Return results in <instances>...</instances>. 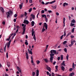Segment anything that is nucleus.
I'll use <instances>...</instances> for the list:
<instances>
[{"label": "nucleus", "instance_id": "obj_55", "mask_svg": "<svg viewBox=\"0 0 76 76\" xmlns=\"http://www.w3.org/2000/svg\"><path fill=\"white\" fill-rule=\"evenodd\" d=\"M51 75H52V76H55L53 72L52 73Z\"/></svg>", "mask_w": 76, "mask_h": 76}, {"label": "nucleus", "instance_id": "obj_33", "mask_svg": "<svg viewBox=\"0 0 76 76\" xmlns=\"http://www.w3.org/2000/svg\"><path fill=\"white\" fill-rule=\"evenodd\" d=\"M45 62H46V63H48V60H47V59H45Z\"/></svg>", "mask_w": 76, "mask_h": 76}, {"label": "nucleus", "instance_id": "obj_41", "mask_svg": "<svg viewBox=\"0 0 76 76\" xmlns=\"http://www.w3.org/2000/svg\"><path fill=\"white\" fill-rule=\"evenodd\" d=\"M66 31H64V34L63 35L64 36H66Z\"/></svg>", "mask_w": 76, "mask_h": 76}, {"label": "nucleus", "instance_id": "obj_51", "mask_svg": "<svg viewBox=\"0 0 76 76\" xmlns=\"http://www.w3.org/2000/svg\"><path fill=\"white\" fill-rule=\"evenodd\" d=\"M71 38L72 39L73 38H74V36H73V35H71Z\"/></svg>", "mask_w": 76, "mask_h": 76}, {"label": "nucleus", "instance_id": "obj_59", "mask_svg": "<svg viewBox=\"0 0 76 76\" xmlns=\"http://www.w3.org/2000/svg\"><path fill=\"white\" fill-rule=\"evenodd\" d=\"M6 41H10V39L8 38V39H6Z\"/></svg>", "mask_w": 76, "mask_h": 76}, {"label": "nucleus", "instance_id": "obj_2", "mask_svg": "<svg viewBox=\"0 0 76 76\" xmlns=\"http://www.w3.org/2000/svg\"><path fill=\"white\" fill-rule=\"evenodd\" d=\"M13 12L12 11H10L9 12H7L6 15H7V18H8L9 17H10V15H12Z\"/></svg>", "mask_w": 76, "mask_h": 76}, {"label": "nucleus", "instance_id": "obj_9", "mask_svg": "<svg viewBox=\"0 0 76 76\" xmlns=\"http://www.w3.org/2000/svg\"><path fill=\"white\" fill-rule=\"evenodd\" d=\"M65 61H63L62 64L61 65V66H65V64L64 63Z\"/></svg>", "mask_w": 76, "mask_h": 76}, {"label": "nucleus", "instance_id": "obj_8", "mask_svg": "<svg viewBox=\"0 0 76 76\" xmlns=\"http://www.w3.org/2000/svg\"><path fill=\"white\" fill-rule=\"evenodd\" d=\"M35 32L34 31V29H32L31 30V33H32V36H34V33H35Z\"/></svg>", "mask_w": 76, "mask_h": 76}, {"label": "nucleus", "instance_id": "obj_24", "mask_svg": "<svg viewBox=\"0 0 76 76\" xmlns=\"http://www.w3.org/2000/svg\"><path fill=\"white\" fill-rule=\"evenodd\" d=\"M31 63L32 64V63H34V61H33V58L32 57H31Z\"/></svg>", "mask_w": 76, "mask_h": 76}, {"label": "nucleus", "instance_id": "obj_54", "mask_svg": "<svg viewBox=\"0 0 76 76\" xmlns=\"http://www.w3.org/2000/svg\"><path fill=\"white\" fill-rule=\"evenodd\" d=\"M29 2L30 3H32V0H29Z\"/></svg>", "mask_w": 76, "mask_h": 76}, {"label": "nucleus", "instance_id": "obj_43", "mask_svg": "<svg viewBox=\"0 0 76 76\" xmlns=\"http://www.w3.org/2000/svg\"><path fill=\"white\" fill-rule=\"evenodd\" d=\"M63 36H64V35H62L61 37L60 38V39H63Z\"/></svg>", "mask_w": 76, "mask_h": 76}, {"label": "nucleus", "instance_id": "obj_21", "mask_svg": "<svg viewBox=\"0 0 76 76\" xmlns=\"http://www.w3.org/2000/svg\"><path fill=\"white\" fill-rule=\"evenodd\" d=\"M71 22L72 23H75L76 22V21H75V19H73L72 20Z\"/></svg>", "mask_w": 76, "mask_h": 76}, {"label": "nucleus", "instance_id": "obj_50", "mask_svg": "<svg viewBox=\"0 0 76 76\" xmlns=\"http://www.w3.org/2000/svg\"><path fill=\"white\" fill-rule=\"evenodd\" d=\"M26 22H27V20H24L23 22V23H26Z\"/></svg>", "mask_w": 76, "mask_h": 76}, {"label": "nucleus", "instance_id": "obj_4", "mask_svg": "<svg viewBox=\"0 0 76 76\" xmlns=\"http://www.w3.org/2000/svg\"><path fill=\"white\" fill-rule=\"evenodd\" d=\"M11 42H12V40H10L9 42L8 43L7 45V48H9V47H10V44L11 43Z\"/></svg>", "mask_w": 76, "mask_h": 76}, {"label": "nucleus", "instance_id": "obj_17", "mask_svg": "<svg viewBox=\"0 0 76 76\" xmlns=\"http://www.w3.org/2000/svg\"><path fill=\"white\" fill-rule=\"evenodd\" d=\"M74 75H75V73L74 72H72V73H70L69 74V76H74Z\"/></svg>", "mask_w": 76, "mask_h": 76}, {"label": "nucleus", "instance_id": "obj_20", "mask_svg": "<svg viewBox=\"0 0 76 76\" xmlns=\"http://www.w3.org/2000/svg\"><path fill=\"white\" fill-rule=\"evenodd\" d=\"M44 28V26H43V28L42 31V32H44V31H45V29Z\"/></svg>", "mask_w": 76, "mask_h": 76}, {"label": "nucleus", "instance_id": "obj_62", "mask_svg": "<svg viewBox=\"0 0 76 76\" xmlns=\"http://www.w3.org/2000/svg\"><path fill=\"white\" fill-rule=\"evenodd\" d=\"M48 45H46V49H47V48H48Z\"/></svg>", "mask_w": 76, "mask_h": 76}, {"label": "nucleus", "instance_id": "obj_30", "mask_svg": "<svg viewBox=\"0 0 76 76\" xmlns=\"http://www.w3.org/2000/svg\"><path fill=\"white\" fill-rule=\"evenodd\" d=\"M55 68L56 70H57L58 71V65H56L55 66Z\"/></svg>", "mask_w": 76, "mask_h": 76}, {"label": "nucleus", "instance_id": "obj_16", "mask_svg": "<svg viewBox=\"0 0 76 76\" xmlns=\"http://www.w3.org/2000/svg\"><path fill=\"white\" fill-rule=\"evenodd\" d=\"M61 69L63 71H64V67L63 66H61Z\"/></svg>", "mask_w": 76, "mask_h": 76}, {"label": "nucleus", "instance_id": "obj_58", "mask_svg": "<svg viewBox=\"0 0 76 76\" xmlns=\"http://www.w3.org/2000/svg\"><path fill=\"white\" fill-rule=\"evenodd\" d=\"M48 12L49 13H51V12H52V11L51 10H48Z\"/></svg>", "mask_w": 76, "mask_h": 76}, {"label": "nucleus", "instance_id": "obj_19", "mask_svg": "<svg viewBox=\"0 0 76 76\" xmlns=\"http://www.w3.org/2000/svg\"><path fill=\"white\" fill-rule=\"evenodd\" d=\"M32 76H35V72H32Z\"/></svg>", "mask_w": 76, "mask_h": 76}, {"label": "nucleus", "instance_id": "obj_49", "mask_svg": "<svg viewBox=\"0 0 76 76\" xmlns=\"http://www.w3.org/2000/svg\"><path fill=\"white\" fill-rule=\"evenodd\" d=\"M0 52L1 53H3V49H1L0 50Z\"/></svg>", "mask_w": 76, "mask_h": 76}, {"label": "nucleus", "instance_id": "obj_39", "mask_svg": "<svg viewBox=\"0 0 76 76\" xmlns=\"http://www.w3.org/2000/svg\"><path fill=\"white\" fill-rule=\"evenodd\" d=\"M45 21L46 22H48V18H45Z\"/></svg>", "mask_w": 76, "mask_h": 76}, {"label": "nucleus", "instance_id": "obj_7", "mask_svg": "<svg viewBox=\"0 0 76 76\" xmlns=\"http://www.w3.org/2000/svg\"><path fill=\"white\" fill-rule=\"evenodd\" d=\"M46 69L48 70L49 72H51V68L50 67H49L48 66H46Z\"/></svg>", "mask_w": 76, "mask_h": 76}, {"label": "nucleus", "instance_id": "obj_3", "mask_svg": "<svg viewBox=\"0 0 76 76\" xmlns=\"http://www.w3.org/2000/svg\"><path fill=\"white\" fill-rule=\"evenodd\" d=\"M56 2V0L53 1H51L50 2H46L45 4V5H47L48 4H53V3H55Z\"/></svg>", "mask_w": 76, "mask_h": 76}, {"label": "nucleus", "instance_id": "obj_64", "mask_svg": "<svg viewBox=\"0 0 76 76\" xmlns=\"http://www.w3.org/2000/svg\"><path fill=\"white\" fill-rule=\"evenodd\" d=\"M42 4H45V3H44V2L42 1Z\"/></svg>", "mask_w": 76, "mask_h": 76}, {"label": "nucleus", "instance_id": "obj_47", "mask_svg": "<svg viewBox=\"0 0 76 76\" xmlns=\"http://www.w3.org/2000/svg\"><path fill=\"white\" fill-rule=\"evenodd\" d=\"M8 57H9V56H8V53L7 52L6 53V57L7 58H8Z\"/></svg>", "mask_w": 76, "mask_h": 76}, {"label": "nucleus", "instance_id": "obj_46", "mask_svg": "<svg viewBox=\"0 0 76 76\" xmlns=\"http://www.w3.org/2000/svg\"><path fill=\"white\" fill-rule=\"evenodd\" d=\"M25 44H26V45H28V43L27 42H25Z\"/></svg>", "mask_w": 76, "mask_h": 76}, {"label": "nucleus", "instance_id": "obj_22", "mask_svg": "<svg viewBox=\"0 0 76 76\" xmlns=\"http://www.w3.org/2000/svg\"><path fill=\"white\" fill-rule=\"evenodd\" d=\"M25 30H26L25 29H23V31L22 34V35H24L25 34Z\"/></svg>", "mask_w": 76, "mask_h": 76}, {"label": "nucleus", "instance_id": "obj_42", "mask_svg": "<svg viewBox=\"0 0 76 76\" xmlns=\"http://www.w3.org/2000/svg\"><path fill=\"white\" fill-rule=\"evenodd\" d=\"M29 54H31V55L32 54V51H29Z\"/></svg>", "mask_w": 76, "mask_h": 76}, {"label": "nucleus", "instance_id": "obj_40", "mask_svg": "<svg viewBox=\"0 0 76 76\" xmlns=\"http://www.w3.org/2000/svg\"><path fill=\"white\" fill-rule=\"evenodd\" d=\"M69 57V56L68 55V54H67L66 56V58L67 60H68Z\"/></svg>", "mask_w": 76, "mask_h": 76}, {"label": "nucleus", "instance_id": "obj_1", "mask_svg": "<svg viewBox=\"0 0 76 76\" xmlns=\"http://www.w3.org/2000/svg\"><path fill=\"white\" fill-rule=\"evenodd\" d=\"M51 54H50V61L52 63H53V57L55 54H56V50H51L50 51Z\"/></svg>", "mask_w": 76, "mask_h": 76}, {"label": "nucleus", "instance_id": "obj_44", "mask_svg": "<svg viewBox=\"0 0 76 76\" xmlns=\"http://www.w3.org/2000/svg\"><path fill=\"white\" fill-rule=\"evenodd\" d=\"M16 28H17V29H19V28H20V27H19V26H16Z\"/></svg>", "mask_w": 76, "mask_h": 76}, {"label": "nucleus", "instance_id": "obj_35", "mask_svg": "<svg viewBox=\"0 0 76 76\" xmlns=\"http://www.w3.org/2000/svg\"><path fill=\"white\" fill-rule=\"evenodd\" d=\"M64 51H65V53H67V49H66V48H64Z\"/></svg>", "mask_w": 76, "mask_h": 76}, {"label": "nucleus", "instance_id": "obj_29", "mask_svg": "<svg viewBox=\"0 0 76 76\" xmlns=\"http://www.w3.org/2000/svg\"><path fill=\"white\" fill-rule=\"evenodd\" d=\"M32 8H31L28 11L29 12H31V11H32Z\"/></svg>", "mask_w": 76, "mask_h": 76}, {"label": "nucleus", "instance_id": "obj_38", "mask_svg": "<svg viewBox=\"0 0 76 76\" xmlns=\"http://www.w3.org/2000/svg\"><path fill=\"white\" fill-rule=\"evenodd\" d=\"M74 31H75V28H73L72 30V32H74Z\"/></svg>", "mask_w": 76, "mask_h": 76}, {"label": "nucleus", "instance_id": "obj_27", "mask_svg": "<svg viewBox=\"0 0 76 76\" xmlns=\"http://www.w3.org/2000/svg\"><path fill=\"white\" fill-rule=\"evenodd\" d=\"M56 8H57V5H55L53 7V9H56Z\"/></svg>", "mask_w": 76, "mask_h": 76}, {"label": "nucleus", "instance_id": "obj_12", "mask_svg": "<svg viewBox=\"0 0 76 76\" xmlns=\"http://www.w3.org/2000/svg\"><path fill=\"white\" fill-rule=\"evenodd\" d=\"M65 20H66V18H63L64 27L65 26Z\"/></svg>", "mask_w": 76, "mask_h": 76}, {"label": "nucleus", "instance_id": "obj_36", "mask_svg": "<svg viewBox=\"0 0 76 76\" xmlns=\"http://www.w3.org/2000/svg\"><path fill=\"white\" fill-rule=\"evenodd\" d=\"M75 25V24H73V23H71V26H74Z\"/></svg>", "mask_w": 76, "mask_h": 76}, {"label": "nucleus", "instance_id": "obj_63", "mask_svg": "<svg viewBox=\"0 0 76 76\" xmlns=\"http://www.w3.org/2000/svg\"><path fill=\"white\" fill-rule=\"evenodd\" d=\"M71 44L73 45V44H74V43H73V42L72 41H71Z\"/></svg>", "mask_w": 76, "mask_h": 76}, {"label": "nucleus", "instance_id": "obj_14", "mask_svg": "<svg viewBox=\"0 0 76 76\" xmlns=\"http://www.w3.org/2000/svg\"><path fill=\"white\" fill-rule=\"evenodd\" d=\"M17 67L18 71H19L20 73H21V70H20V68L19 67V66H17Z\"/></svg>", "mask_w": 76, "mask_h": 76}, {"label": "nucleus", "instance_id": "obj_45", "mask_svg": "<svg viewBox=\"0 0 76 76\" xmlns=\"http://www.w3.org/2000/svg\"><path fill=\"white\" fill-rule=\"evenodd\" d=\"M24 15L25 16H26V15H27V13H26V12H25Z\"/></svg>", "mask_w": 76, "mask_h": 76}, {"label": "nucleus", "instance_id": "obj_34", "mask_svg": "<svg viewBox=\"0 0 76 76\" xmlns=\"http://www.w3.org/2000/svg\"><path fill=\"white\" fill-rule=\"evenodd\" d=\"M36 61L37 64H39L40 63L39 61Z\"/></svg>", "mask_w": 76, "mask_h": 76}, {"label": "nucleus", "instance_id": "obj_23", "mask_svg": "<svg viewBox=\"0 0 76 76\" xmlns=\"http://www.w3.org/2000/svg\"><path fill=\"white\" fill-rule=\"evenodd\" d=\"M33 38H34V40H35H35H36V37H35V33L34 34V35Z\"/></svg>", "mask_w": 76, "mask_h": 76}, {"label": "nucleus", "instance_id": "obj_18", "mask_svg": "<svg viewBox=\"0 0 76 76\" xmlns=\"http://www.w3.org/2000/svg\"><path fill=\"white\" fill-rule=\"evenodd\" d=\"M31 23L32 26H34V24H35V22H34V21H32L31 22Z\"/></svg>", "mask_w": 76, "mask_h": 76}, {"label": "nucleus", "instance_id": "obj_25", "mask_svg": "<svg viewBox=\"0 0 76 76\" xmlns=\"http://www.w3.org/2000/svg\"><path fill=\"white\" fill-rule=\"evenodd\" d=\"M24 16V15H23V14H21L20 16V18H22Z\"/></svg>", "mask_w": 76, "mask_h": 76}, {"label": "nucleus", "instance_id": "obj_52", "mask_svg": "<svg viewBox=\"0 0 76 76\" xmlns=\"http://www.w3.org/2000/svg\"><path fill=\"white\" fill-rule=\"evenodd\" d=\"M33 19H35V15H33L32 16Z\"/></svg>", "mask_w": 76, "mask_h": 76}, {"label": "nucleus", "instance_id": "obj_26", "mask_svg": "<svg viewBox=\"0 0 76 76\" xmlns=\"http://www.w3.org/2000/svg\"><path fill=\"white\" fill-rule=\"evenodd\" d=\"M61 60H63V55H61Z\"/></svg>", "mask_w": 76, "mask_h": 76}, {"label": "nucleus", "instance_id": "obj_57", "mask_svg": "<svg viewBox=\"0 0 76 76\" xmlns=\"http://www.w3.org/2000/svg\"><path fill=\"white\" fill-rule=\"evenodd\" d=\"M14 22H16V19H14Z\"/></svg>", "mask_w": 76, "mask_h": 76}, {"label": "nucleus", "instance_id": "obj_28", "mask_svg": "<svg viewBox=\"0 0 76 76\" xmlns=\"http://www.w3.org/2000/svg\"><path fill=\"white\" fill-rule=\"evenodd\" d=\"M6 45L5 46V47L4 48V52H6Z\"/></svg>", "mask_w": 76, "mask_h": 76}, {"label": "nucleus", "instance_id": "obj_53", "mask_svg": "<svg viewBox=\"0 0 76 76\" xmlns=\"http://www.w3.org/2000/svg\"><path fill=\"white\" fill-rule=\"evenodd\" d=\"M66 2H65L64 3L63 5V6H64V7H65V6H66Z\"/></svg>", "mask_w": 76, "mask_h": 76}, {"label": "nucleus", "instance_id": "obj_37", "mask_svg": "<svg viewBox=\"0 0 76 76\" xmlns=\"http://www.w3.org/2000/svg\"><path fill=\"white\" fill-rule=\"evenodd\" d=\"M73 70V68H71L69 69V71H70V72H72V71Z\"/></svg>", "mask_w": 76, "mask_h": 76}, {"label": "nucleus", "instance_id": "obj_56", "mask_svg": "<svg viewBox=\"0 0 76 76\" xmlns=\"http://www.w3.org/2000/svg\"><path fill=\"white\" fill-rule=\"evenodd\" d=\"M41 13H44V10H42L41 11Z\"/></svg>", "mask_w": 76, "mask_h": 76}, {"label": "nucleus", "instance_id": "obj_6", "mask_svg": "<svg viewBox=\"0 0 76 76\" xmlns=\"http://www.w3.org/2000/svg\"><path fill=\"white\" fill-rule=\"evenodd\" d=\"M26 58L27 60H28L29 59V56H28V52L26 51Z\"/></svg>", "mask_w": 76, "mask_h": 76}, {"label": "nucleus", "instance_id": "obj_5", "mask_svg": "<svg viewBox=\"0 0 76 76\" xmlns=\"http://www.w3.org/2000/svg\"><path fill=\"white\" fill-rule=\"evenodd\" d=\"M44 26L45 27L46 29H47V28H48V25L46 23H44Z\"/></svg>", "mask_w": 76, "mask_h": 76}, {"label": "nucleus", "instance_id": "obj_11", "mask_svg": "<svg viewBox=\"0 0 76 76\" xmlns=\"http://www.w3.org/2000/svg\"><path fill=\"white\" fill-rule=\"evenodd\" d=\"M0 9H1V12H2V13H4V8H3L2 7H0Z\"/></svg>", "mask_w": 76, "mask_h": 76}, {"label": "nucleus", "instance_id": "obj_31", "mask_svg": "<svg viewBox=\"0 0 76 76\" xmlns=\"http://www.w3.org/2000/svg\"><path fill=\"white\" fill-rule=\"evenodd\" d=\"M23 29H25L26 30V24L24 25V26L23 27Z\"/></svg>", "mask_w": 76, "mask_h": 76}, {"label": "nucleus", "instance_id": "obj_60", "mask_svg": "<svg viewBox=\"0 0 76 76\" xmlns=\"http://www.w3.org/2000/svg\"><path fill=\"white\" fill-rule=\"evenodd\" d=\"M72 68H73V69H75V65H72Z\"/></svg>", "mask_w": 76, "mask_h": 76}, {"label": "nucleus", "instance_id": "obj_10", "mask_svg": "<svg viewBox=\"0 0 76 76\" xmlns=\"http://www.w3.org/2000/svg\"><path fill=\"white\" fill-rule=\"evenodd\" d=\"M23 6V3H22L21 4H20L19 5V8L20 9H22V6Z\"/></svg>", "mask_w": 76, "mask_h": 76}, {"label": "nucleus", "instance_id": "obj_32", "mask_svg": "<svg viewBox=\"0 0 76 76\" xmlns=\"http://www.w3.org/2000/svg\"><path fill=\"white\" fill-rule=\"evenodd\" d=\"M66 43H67V41H65L63 42V45L66 44Z\"/></svg>", "mask_w": 76, "mask_h": 76}, {"label": "nucleus", "instance_id": "obj_61", "mask_svg": "<svg viewBox=\"0 0 76 76\" xmlns=\"http://www.w3.org/2000/svg\"><path fill=\"white\" fill-rule=\"evenodd\" d=\"M56 61H55L53 63V65H55V64H56Z\"/></svg>", "mask_w": 76, "mask_h": 76}, {"label": "nucleus", "instance_id": "obj_48", "mask_svg": "<svg viewBox=\"0 0 76 76\" xmlns=\"http://www.w3.org/2000/svg\"><path fill=\"white\" fill-rule=\"evenodd\" d=\"M14 18H16V17H17V14H15L14 15Z\"/></svg>", "mask_w": 76, "mask_h": 76}, {"label": "nucleus", "instance_id": "obj_13", "mask_svg": "<svg viewBox=\"0 0 76 76\" xmlns=\"http://www.w3.org/2000/svg\"><path fill=\"white\" fill-rule=\"evenodd\" d=\"M39 70H38V69H37V74H36V76H39Z\"/></svg>", "mask_w": 76, "mask_h": 76}, {"label": "nucleus", "instance_id": "obj_15", "mask_svg": "<svg viewBox=\"0 0 76 76\" xmlns=\"http://www.w3.org/2000/svg\"><path fill=\"white\" fill-rule=\"evenodd\" d=\"M7 66L8 67H9L10 66V62H7Z\"/></svg>", "mask_w": 76, "mask_h": 76}]
</instances>
